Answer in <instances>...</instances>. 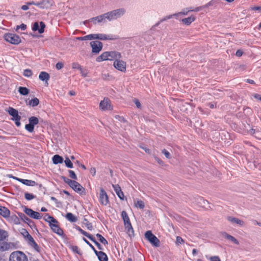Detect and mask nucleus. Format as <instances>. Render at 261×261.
I'll return each mask as SVG.
<instances>
[{"label":"nucleus","instance_id":"f257e3e1","mask_svg":"<svg viewBox=\"0 0 261 261\" xmlns=\"http://www.w3.org/2000/svg\"><path fill=\"white\" fill-rule=\"evenodd\" d=\"M121 217L124 221L125 229L126 230V233L130 237H134V231L127 213L125 211H123L121 213Z\"/></svg>","mask_w":261,"mask_h":261},{"label":"nucleus","instance_id":"f03ea898","mask_svg":"<svg viewBox=\"0 0 261 261\" xmlns=\"http://www.w3.org/2000/svg\"><path fill=\"white\" fill-rule=\"evenodd\" d=\"M125 12L123 8H119L106 13L107 19L109 21L116 19L123 16Z\"/></svg>","mask_w":261,"mask_h":261},{"label":"nucleus","instance_id":"7ed1b4c3","mask_svg":"<svg viewBox=\"0 0 261 261\" xmlns=\"http://www.w3.org/2000/svg\"><path fill=\"white\" fill-rule=\"evenodd\" d=\"M4 38L6 41L14 45H18L21 42L20 37L15 34L6 33Z\"/></svg>","mask_w":261,"mask_h":261},{"label":"nucleus","instance_id":"20e7f679","mask_svg":"<svg viewBox=\"0 0 261 261\" xmlns=\"http://www.w3.org/2000/svg\"><path fill=\"white\" fill-rule=\"evenodd\" d=\"M9 260L10 261H28V258L23 252L17 251L10 254Z\"/></svg>","mask_w":261,"mask_h":261},{"label":"nucleus","instance_id":"39448f33","mask_svg":"<svg viewBox=\"0 0 261 261\" xmlns=\"http://www.w3.org/2000/svg\"><path fill=\"white\" fill-rule=\"evenodd\" d=\"M146 239L154 246L158 247L160 245L159 239L154 236L150 230L147 231L145 233Z\"/></svg>","mask_w":261,"mask_h":261},{"label":"nucleus","instance_id":"423d86ee","mask_svg":"<svg viewBox=\"0 0 261 261\" xmlns=\"http://www.w3.org/2000/svg\"><path fill=\"white\" fill-rule=\"evenodd\" d=\"M92 48V53L94 55H97L102 50L103 44L99 41H93L90 43Z\"/></svg>","mask_w":261,"mask_h":261},{"label":"nucleus","instance_id":"0eeeda50","mask_svg":"<svg viewBox=\"0 0 261 261\" xmlns=\"http://www.w3.org/2000/svg\"><path fill=\"white\" fill-rule=\"evenodd\" d=\"M93 39H98L100 40H114L118 39L117 36L107 35L103 34H93Z\"/></svg>","mask_w":261,"mask_h":261},{"label":"nucleus","instance_id":"6e6552de","mask_svg":"<svg viewBox=\"0 0 261 261\" xmlns=\"http://www.w3.org/2000/svg\"><path fill=\"white\" fill-rule=\"evenodd\" d=\"M73 184L70 185L71 188L75 192L79 193L81 195L85 194V189L78 182L75 180L73 181Z\"/></svg>","mask_w":261,"mask_h":261},{"label":"nucleus","instance_id":"1a4fd4ad","mask_svg":"<svg viewBox=\"0 0 261 261\" xmlns=\"http://www.w3.org/2000/svg\"><path fill=\"white\" fill-rule=\"evenodd\" d=\"M99 201L102 205H106L109 202V197L105 190L100 188L99 193Z\"/></svg>","mask_w":261,"mask_h":261},{"label":"nucleus","instance_id":"9d476101","mask_svg":"<svg viewBox=\"0 0 261 261\" xmlns=\"http://www.w3.org/2000/svg\"><path fill=\"white\" fill-rule=\"evenodd\" d=\"M99 108L102 111L112 110L113 106L111 105L110 99H103L99 103Z\"/></svg>","mask_w":261,"mask_h":261},{"label":"nucleus","instance_id":"9b49d317","mask_svg":"<svg viewBox=\"0 0 261 261\" xmlns=\"http://www.w3.org/2000/svg\"><path fill=\"white\" fill-rule=\"evenodd\" d=\"M114 67L117 70L122 72L126 70V63L120 59H116L113 63Z\"/></svg>","mask_w":261,"mask_h":261},{"label":"nucleus","instance_id":"f8f14e48","mask_svg":"<svg viewBox=\"0 0 261 261\" xmlns=\"http://www.w3.org/2000/svg\"><path fill=\"white\" fill-rule=\"evenodd\" d=\"M45 24L43 21H40L39 24L38 22H35L32 25V30L34 31H38L39 34H42L44 32Z\"/></svg>","mask_w":261,"mask_h":261},{"label":"nucleus","instance_id":"ddd939ff","mask_svg":"<svg viewBox=\"0 0 261 261\" xmlns=\"http://www.w3.org/2000/svg\"><path fill=\"white\" fill-rule=\"evenodd\" d=\"M24 212L27 215L32 218L40 219L41 218L39 213L34 211L31 208L25 207Z\"/></svg>","mask_w":261,"mask_h":261},{"label":"nucleus","instance_id":"4468645a","mask_svg":"<svg viewBox=\"0 0 261 261\" xmlns=\"http://www.w3.org/2000/svg\"><path fill=\"white\" fill-rule=\"evenodd\" d=\"M15 246L12 243L3 242L0 243V251H4L10 249H13Z\"/></svg>","mask_w":261,"mask_h":261},{"label":"nucleus","instance_id":"2eb2a0df","mask_svg":"<svg viewBox=\"0 0 261 261\" xmlns=\"http://www.w3.org/2000/svg\"><path fill=\"white\" fill-rule=\"evenodd\" d=\"M108 60L112 61L116 59H120L121 55L120 53L116 51H108Z\"/></svg>","mask_w":261,"mask_h":261},{"label":"nucleus","instance_id":"dca6fc26","mask_svg":"<svg viewBox=\"0 0 261 261\" xmlns=\"http://www.w3.org/2000/svg\"><path fill=\"white\" fill-rule=\"evenodd\" d=\"M106 13L102 15H100L95 17H92L90 19V22H93L94 24H96L97 22L100 23L105 21L106 19H107Z\"/></svg>","mask_w":261,"mask_h":261},{"label":"nucleus","instance_id":"f3484780","mask_svg":"<svg viewBox=\"0 0 261 261\" xmlns=\"http://www.w3.org/2000/svg\"><path fill=\"white\" fill-rule=\"evenodd\" d=\"M19 217L24 222L28 224L30 227L35 226L33 221L29 218L25 214L22 213H19Z\"/></svg>","mask_w":261,"mask_h":261},{"label":"nucleus","instance_id":"a211bd4d","mask_svg":"<svg viewBox=\"0 0 261 261\" xmlns=\"http://www.w3.org/2000/svg\"><path fill=\"white\" fill-rule=\"evenodd\" d=\"M52 5L51 2L49 0H42L37 2L36 6L41 9H47Z\"/></svg>","mask_w":261,"mask_h":261},{"label":"nucleus","instance_id":"6ab92c4d","mask_svg":"<svg viewBox=\"0 0 261 261\" xmlns=\"http://www.w3.org/2000/svg\"><path fill=\"white\" fill-rule=\"evenodd\" d=\"M197 202L200 207L207 209L211 208L208 201L204 199L202 197H198L197 198Z\"/></svg>","mask_w":261,"mask_h":261},{"label":"nucleus","instance_id":"aec40b11","mask_svg":"<svg viewBox=\"0 0 261 261\" xmlns=\"http://www.w3.org/2000/svg\"><path fill=\"white\" fill-rule=\"evenodd\" d=\"M112 187L113 188L114 190L116 192V194L118 196V197L121 200H123L124 197V194L121 190L120 186L119 185L116 184V185H112Z\"/></svg>","mask_w":261,"mask_h":261},{"label":"nucleus","instance_id":"412c9836","mask_svg":"<svg viewBox=\"0 0 261 261\" xmlns=\"http://www.w3.org/2000/svg\"><path fill=\"white\" fill-rule=\"evenodd\" d=\"M187 12H180V13H178L177 14H173V15H168V16H166V17L162 18L159 21H158L157 23H156L153 27H152V28H155V27H156L158 26H159V25L162 22L164 21H166L167 20V19H170L171 18L173 17V16H177V15H180V14H184V15H186L187 14Z\"/></svg>","mask_w":261,"mask_h":261},{"label":"nucleus","instance_id":"4be33fe9","mask_svg":"<svg viewBox=\"0 0 261 261\" xmlns=\"http://www.w3.org/2000/svg\"><path fill=\"white\" fill-rule=\"evenodd\" d=\"M50 228L54 232L57 233L59 236H64V231L63 229L60 228L58 224L51 225Z\"/></svg>","mask_w":261,"mask_h":261},{"label":"nucleus","instance_id":"5701e85b","mask_svg":"<svg viewBox=\"0 0 261 261\" xmlns=\"http://www.w3.org/2000/svg\"><path fill=\"white\" fill-rule=\"evenodd\" d=\"M7 112L10 115L12 116V118L11 119L12 120L15 119L16 118H18L19 117H20V116L18 115V111L12 107H9L8 108Z\"/></svg>","mask_w":261,"mask_h":261},{"label":"nucleus","instance_id":"b1692460","mask_svg":"<svg viewBox=\"0 0 261 261\" xmlns=\"http://www.w3.org/2000/svg\"><path fill=\"white\" fill-rule=\"evenodd\" d=\"M50 78L49 74L45 71H41L39 75V79L40 80L45 82V83L48 85V81Z\"/></svg>","mask_w":261,"mask_h":261},{"label":"nucleus","instance_id":"393cba45","mask_svg":"<svg viewBox=\"0 0 261 261\" xmlns=\"http://www.w3.org/2000/svg\"><path fill=\"white\" fill-rule=\"evenodd\" d=\"M0 215L4 218H7L9 217L10 212L8 208L0 206Z\"/></svg>","mask_w":261,"mask_h":261},{"label":"nucleus","instance_id":"a878e982","mask_svg":"<svg viewBox=\"0 0 261 261\" xmlns=\"http://www.w3.org/2000/svg\"><path fill=\"white\" fill-rule=\"evenodd\" d=\"M222 236L227 240H230L232 242L234 243L236 245H239V241L233 236L229 234L228 233L223 232H222Z\"/></svg>","mask_w":261,"mask_h":261},{"label":"nucleus","instance_id":"bb28decb","mask_svg":"<svg viewBox=\"0 0 261 261\" xmlns=\"http://www.w3.org/2000/svg\"><path fill=\"white\" fill-rule=\"evenodd\" d=\"M227 220L232 223H236L240 226H243L244 224L243 221L234 217L229 216L227 217Z\"/></svg>","mask_w":261,"mask_h":261},{"label":"nucleus","instance_id":"cd10ccee","mask_svg":"<svg viewBox=\"0 0 261 261\" xmlns=\"http://www.w3.org/2000/svg\"><path fill=\"white\" fill-rule=\"evenodd\" d=\"M8 219V221L14 224H18L20 223L19 218L16 215L14 214L11 216L9 215V217L7 218Z\"/></svg>","mask_w":261,"mask_h":261},{"label":"nucleus","instance_id":"c85d7f7f","mask_svg":"<svg viewBox=\"0 0 261 261\" xmlns=\"http://www.w3.org/2000/svg\"><path fill=\"white\" fill-rule=\"evenodd\" d=\"M52 161H53V164L57 165L58 164L63 163L64 160H63V158L61 156H60L58 154H56L53 156V157L52 158Z\"/></svg>","mask_w":261,"mask_h":261},{"label":"nucleus","instance_id":"c756f323","mask_svg":"<svg viewBox=\"0 0 261 261\" xmlns=\"http://www.w3.org/2000/svg\"><path fill=\"white\" fill-rule=\"evenodd\" d=\"M108 51L103 52L100 56H98L96 59V61L100 62L101 61L108 60Z\"/></svg>","mask_w":261,"mask_h":261},{"label":"nucleus","instance_id":"7c9ffc66","mask_svg":"<svg viewBox=\"0 0 261 261\" xmlns=\"http://www.w3.org/2000/svg\"><path fill=\"white\" fill-rule=\"evenodd\" d=\"M19 181L21 182L22 184L25 185L29 186H34L37 185L36 181L32 180L20 179V180H19Z\"/></svg>","mask_w":261,"mask_h":261},{"label":"nucleus","instance_id":"2f4dec72","mask_svg":"<svg viewBox=\"0 0 261 261\" xmlns=\"http://www.w3.org/2000/svg\"><path fill=\"white\" fill-rule=\"evenodd\" d=\"M195 20L194 16H191L187 18H184L181 20L182 22L186 25H189Z\"/></svg>","mask_w":261,"mask_h":261},{"label":"nucleus","instance_id":"473e14b6","mask_svg":"<svg viewBox=\"0 0 261 261\" xmlns=\"http://www.w3.org/2000/svg\"><path fill=\"white\" fill-rule=\"evenodd\" d=\"M66 218L71 222H75L77 220V218L71 213H67L65 216Z\"/></svg>","mask_w":261,"mask_h":261},{"label":"nucleus","instance_id":"72a5a7b5","mask_svg":"<svg viewBox=\"0 0 261 261\" xmlns=\"http://www.w3.org/2000/svg\"><path fill=\"white\" fill-rule=\"evenodd\" d=\"M18 92L21 95L26 96L30 93V90L25 87H19Z\"/></svg>","mask_w":261,"mask_h":261},{"label":"nucleus","instance_id":"f704fd0d","mask_svg":"<svg viewBox=\"0 0 261 261\" xmlns=\"http://www.w3.org/2000/svg\"><path fill=\"white\" fill-rule=\"evenodd\" d=\"M9 236L7 231L0 229V241H4Z\"/></svg>","mask_w":261,"mask_h":261},{"label":"nucleus","instance_id":"c9c22d12","mask_svg":"<svg viewBox=\"0 0 261 261\" xmlns=\"http://www.w3.org/2000/svg\"><path fill=\"white\" fill-rule=\"evenodd\" d=\"M83 223L88 230H92L93 229L92 224L89 222L86 218H84Z\"/></svg>","mask_w":261,"mask_h":261},{"label":"nucleus","instance_id":"e433bc0d","mask_svg":"<svg viewBox=\"0 0 261 261\" xmlns=\"http://www.w3.org/2000/svg\"><path fill=\"white\" fill-rule=\"evenodd\" d=\"M98 259L99 261H108V257L107 254L103 251H101L99 255H98Z\"/></svg>","mask_w":261,"mask_h":261},{"label":"nucleus","instance_id":"4c0bfd02","mask_svg":"<svg viewBox=\"0 0 261 261\" xmlns=\"http://www.w3.org/2000/svg\"><path fill=\"white\" fill-rule=\"evenodd\" d=\"M96 236L98 239V240L100 243H101L105 245H107L108 244L107 240L102 235H101L99 233H97L96 234Z\"/></svg>","mask_w":261,"mask_h":261},{"label":"nucleus","instance_id":"58836bf2","mask_svg":"<svg viewBox=\"0 0 261 261\" xmlns=\"http://www.w3.org/2000/svg\"><path fill=\"white\" fill-rule=\"evenodd\" d=\"M69 248L71 249L73 252L77 253L79 255H81L82 254V251L79 249L78 246L70 245Z\"/></svg>","mask_w":261,"mask_h":261},{"label":"nucleus","instance_id":"ea45409f","mask_svg":"<svg viewBox=\"0 0 261 261\" xmlns=\"http://www.w3.org/2000/svg\"><path fill=\"white\" fill-rule=\"evenodd\" d=\"M39 103V99H31L28 102V105L31 106L33 107L38 106Z\"/></svg>","mask_w":261,"mask_h":261},{"label":"nucleus","instance_id":"a19ab883","mask_svg":"<svg viewBox=\"0 0 261 261\" xmlns=\"http://www.w3.org/2000/svg\"><path fill=\"white\" fill-rule=\"evenodd\" d=\"M29 121L34 126L37 124L39 123L38 119L35 116L31 117L29 119Z\"/></svg>","mask_w":261,"mask_h":261},{"label":"nucleus","instance_id":"79ce46f5","mask_svg":"<svg viewBox=\"0 0 261 261\" xmlns=\"http://www.w3.org/2000/svg\"><path fill=\"white\" fill-rule=\"evenodd\" d=\"M30 246H31L32 248L34 249L35 250H36L38 252H40V248L38 245V244L36 243V242L34 241L30 244H29Z\"/></svg>","mask_w":261,"mask_h":261},{"label":"nucleus","instance_id":"37998d69","mask_svg":"<svg viewBox=\"0 0 261 261\" xmlns=\"http://www.w3.org/2000/svg\"><path fill=\"white\" fill-rule=\"evenodd\" d=\"M23 75L25 77H30L32 76L33 72L31 69H26L24 70Z\"/></svg>","mask_w":261,"mask_h":261},{"label":"nucleus","instance_id":"c03bdc74","mask_svg":"<svg viewBox=\"0 0 261 261\" xmlns=\"http://www.w3.org/2000/svg\"><path fill=\"white\" fill-rule=\"evenodd\" d=\"M64 163L65 164L67 168H73V164L72 163V162H71V161L68 157L66 158V159L64 161Z\"/></svg>","mask_w":261,"mask_h":261},{"label":"nucleus","instance_id":"a18cd8bd","mask_svg":"<svg viewBox=\"0 0 261 261\" xmlns=\"http://www.w3.org/2000/svg\"><path fill=\"white\" fill-rule=\"evenodd\" d=\"M24 197H25V199H27V200H32L33 199L35 198L36 196L32 194H30L29 193L26 192L24 194Z\"/></svg>","mask_w":261,"mask_h":261},{"label":"nucleus","instance_id":"49530a36","mask_svg":"<svg viewBox=\"0 0 261 261\" xmlns=\"http://www.w3.org/2000/svg\"><path fill=\"white\" fill-rule=\"evenodd\" d=\"M25 128L29 132L32 133L34 131V126L31 123H29L25 125Z\"/></svg>","mask_w":261,"mask_h":261},{"label":"nucleus","instance_id":"de8ad7c7","mask_svg":"<svg viewBox=\"0 0 261 261\" xmlns=\"http://www.w3.org/2000/svg\"><path fill=\"white\" fill-rule=\"evenodd\" d=\"M61 178L63 180V181L66 183L69 187L72 184L74 183L73 180L70 179L65 176H62Z\"/></svg>","mask_w":261,"mask_h":261},{"label":"nucleus","instance_id":"09e8293b","mask_svg":"<svg viewBox=\"0 0 261 261\" xmlns=\"http://www.w3.org/2000/svg\"><path fill=\"white\" fill-rule=\"evenodd\" d=\"M75 228L76 230H77L79 232H80L82 234L84 235L86 237H88V236L89 235V233L85 231V230H83L80 226H76Z\"/></svg>","mask_w":261,"mask_h":261},{"label":"nucleus","instance_id":"8fccbe9b","mask_svg":"<svg viewBox=\"0 0 261 261\" xmlns=\"http://www.w3.org/2000/svg\"><path fill=\"white\" fill-rule=\"evenodd\" d=\"M135 206L137 207L140 208V209H143L144 208L145 205L143 201L138 200L137 203H135Z\"/></svg>","mask_w":261,"mask_h":261},{"label":"nucleus","instance_id":"3c124183","mask_svg":"<svg viewBox=\"0 0 261 261\" xmlns=\"http://www.w3.org/2000/svg\"><path fill=\"white\" fill-rule=\"evenodd\" d=\"M72 67L73 69H79L81 71H82V66L77 62H74L72 64Z\"/></svg>","mask_w":261,"mask_h":261},{"label":"nucleus","instance_id":"603ef678","mask_svg":"<svg viewBox=\"0 0 261 261\" xmlns=\"http://www.w3.org/2000/svg\"><path fill=\"white\" fill-rule=\"evenodd\" d=\"M68 173L69 177L71 178L74 179L73 180H75L77 179V176L73 171L69 170H68Z\"/></svg>","mask_w":261,"mask_h":261},{"label":"nucleus","instance_id":"864d4df0","mask_svg":"<svg viewBox=\"0 0 261 261\" xmlns=\"http://www.w3.org/2000/svg\"><path fill=\"white\" fill-rule=\"evenodd\" d=\"M162 152L163 154H164L165 155V156L167 159H170L171 158V155L170 152L168 151H167L166 149H163L162 151Z\"/></svg>","mask_w":261,"mask_h":261},{"label":"nucleus","instance_id":"5fc2aeb1","mask_svg":"<svg viewBox=\"0 0 261 261\" xmlns=\"http://www.w3.org/2000/svg\"><path fill=\"white\" fill-rule=\"evenodd\" d=\"M30 96L32 97V98H36V97L40 96L39 94L38 91H32L30 93Z\"/></svg>","mask_w":261,"mask_h":261},{"label":"nucleus","instance_id":"6e6d98bb","mask_svg":"<svg viewBox=\"0 0 261 261\" xmlns=\"http://www.w3.org/2000/svg\"><path fill=\"white\" fill-rule=\"evenodd\" d=\"M50 199L56 203L57 207H59L60 205H61V202L59 201L56 197L51 196L50 197Z\"/></svg>","mask_w":261,"mask_h":261},{"label":"nucleus","instance_id":"4d7b16f0","mask_svg":"<svg viewBox=\"0 0 261 261\" xmlns=\"http://www.w3.org/2000/svg\"><path fill=\"white\" fill-rule=\"evenodd\" d=\"M59 223L58 221L55 219L53 217H52V218L50 219V221L49 222V226L50 227H51V225H53V224H58Z\"/></svg>","mask_w":261,"mask_h":261},{"label":"nucleus","instance_id":"13d9d810","mask_svg":"<svg viewBox=\"0 0 261 261\" xmlns=\"http://www.w3.org/2000/svg\"><path fill=\"white\" fill-rule=\"evenodd\" d=\"M19 29H21L22 30H25L27 29V25L22 23L20 25H17L16 31H17Z\"/></svg>","mask_w":261,"mask_h":261},{"label":"nucleus","instance_id":"bf43d9fd","mask_svg":"<svg viewBox=\"0 0 261 261\" xmlns=\"http://www.w3.org/2000/svg\"><path fill=\"white\" fill-rule=\"evenodd\" d=\"M52 216H50V215H49L48 214H46L43 218V219L44 220V221H45L46 222H47L49 223V222L50 221V219L52 218Z\"/></svg>","mask_w":261,"mask_h":261},{"label":"nucleus","instance_id":"052dcab7","mask_svg":"<svg viewBox=\"0 0 261 261\" xmlns=\"http://www.w3.org/2000/svg\"><path fill=\"white\" fill-rule=\"evenodd\" d=\"M20 119H21V117H19L18 118L13 120V121H15V125L18 127L20 126L21 125V123L20 122Z\"/></svg>","mask_w":261,"mask_h":261},{"label":"nucleus","instance_id":"680f3d73","mask_svg":"<svg viewBox=\"0 0 261 261\" xmlns=\"http://www.w3.org/2000/svg\"><path fill=\"white\" fill-rule=\"evenodd\" d=\"M84 40H93V34H89L84 36Z\"/></svg>","mask_w":261,"mask_h":261},{"label":"nucleus","instance_id":"e2e57ef3","mask_svg":"<svg viewBox=\"0 0 261 261\" xmlns=\"http://www.w3.org/2000/svg\"><path fill=\"white\" fill-rule=\"evenodd\" d=\"M25 239L28 240V244H30V243H31L32 242H33V241H34V239H33V238L30 235V234H29L27 238H25Z\"/></svg>","mask_w":261,"mask_h":261},{"label":"nucleus","instance_id":"0e129e2a","mask_svg":"<svg viewBox=\"0 0 261 261\" xmlns=\"http://www.w3.org/2000/svg\"><path fill=\"white\" fill-rule=\"evenodd\" d=\"M87 238L89 239L92 242H93L95 244V245L96 244V243L98 242L96 240L95 238L91 234H89Z\"/></svg>","mask_w":261,"mask_h":261},{"label":"nucleus","instance_id":"69168bd1","mask_svg":"<svg viewBox=\"0 0 261 261\" xmlns=\"http://www.w3.org/2000/svg\"><path fill=\"white\" fill-rule=\"evenodd\" d=\"M21 233L24 237V238H27V236L29 234H30V233L28 232V231L26 229H22V231L21 232Z\"/></svg>","mask_w":261,"mask_h":261},{"label":"nucleus","instance_id":"338daca9","mask_svg":"<svg viewBox=\"0 0 261 261\" xmlns=\"http://www.w3.org/2000/svg\"><path fill=\"white\" fill-rule=\"evenodd\" d=\"M210 261H221L218 256H212L210 258Z\"/></svg>","mask_w":261,"mask_h":261},{"label":"nucleus","instance_id":"774afa93","mask_svg":"<svg viewBox=\"0 0 261 261\" xmlns=\"http://www.w3.org/2000/svg\"><path fill=\"white\" fill-rule=\"evenodd\" d=\"M134 102L136 104V107L138 108V109H141L142 107H141V103L139 101V100H138V99H135V101H134Z\"/></svg>","mask_w":261,"mask_h":261}]
</instances>
